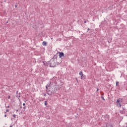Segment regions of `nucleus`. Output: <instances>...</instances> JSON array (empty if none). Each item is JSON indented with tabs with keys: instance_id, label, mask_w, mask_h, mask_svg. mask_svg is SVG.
<instances>
[{
	"instance_id": "11",
	"label": "nucleus",
	"mask_w": 127,
	"mask_h": 127,
	"mask_svg": "<svg viewBox=\"0 0 127 127\" xmlns=\"http://www.w3.org/2000/svg\"><path fill=\"white\" fill-rule=\"evenodd\" d=\"M5 117H6V115H5V116H4Z\"/></svg>"
},
{
	"instance_id": "6",
	"label": "nucleus",
	"mask_w": 127,
	"mask_h": 127,
	"mask_svg": "<svg viewBox=\"0 0 127 127\" xmlns=\"http://www.w3.org/2000/svg\"><path fill=\"white\" fill-rule=\"evenodd\" d=\"M118 84H119V82H116V85L118 86Z\"/></svg>"
},
{
	"instance_id": "7",
	"label": "nucleus",
	"mask_w": 127,
	"mask_h": 127,
	"mask_svg": "<svg viewBox=\"0 0 127 127\" xmlns=\"http://www.w3.org/2000/svg\"><path fill=\"white\" fill-rule=\"evenodd\" d=\"M23 106H25V103H23Z\"/></svg>"
},
{
	"instance_id": "5",
	"label": "nucleus",
	"mask_w": 127,
	"mask_h": 127,
	"mask_svg": "<svg viewBox=\"0 0 127 127\" xmlns=\"http://www.w3.org/2000/svg\"><path fill=\"white\" fill-rule=\"evenodd\" d=\"M79 75L81 76H82L83 74V72H79Z\"/></svg>"
},
{
	"instance_id": "12",
	"label": "nucleus",
	"mask_w": 127,
	"mask_h": 127,
	"mask_svg": "<svg viewBox=\"0 0 127 127\" xmlns=\"http://www.w3.org/2000/svg\"><path fill=\"white\" fill-rule=\"evenodd\" d=\"M45 105L46 106V103H45Z\"/></svg>"
},
{
	"instance_id": "8",
	"label": "nucleus",
	"mask_w": 127,
	"mask_h": 127,
	"mask_svg": "<svg viewBox=\"0 0 127 127\" xmlns=\"http://www.w3.org/2000/svg\"><path fill=\"white\" fill-rule=\"evenodd\" d=\"M13 117L14 118H15V115H14L13 116Z\"/></svg>"
},
{
	"instance_id": "10",
	"label": "nucleus",
	"mask_w": 127,
	"mask_h": 127,
	"mask_svg": "<svg viewBox=\"0 0 127 127\" xmlns=\"http://www.w3.org/2000/svg\"><path fill=\"white\" fill-rule=\"evenodd\" d=\"M97 91H99V89H97Z\"/></svg>"
},
{
	"instance_id": "9",
	"label": "nucleus",
	"mask_w": 127,
	"mask_h": 127,
	"mask_svg": "<svg viewBox=\"0 0 127 127\" xmlns=\"http://www.w3.org/2000/svg\"><path fill=\"white\" fill-rule=\"evenodd\" d=\"M10 98V96H9V97H8V99H9Z\"/></svg>"
},
{
	"instance_id": "4",
	"label": "nucleus",
	"mask_w": 127,
	"mask_h": 127,
	"mask_svg": "<svg viewBox=\"0 0 127 127\" xmlns=\"http://www.w3.org/2000/svg\"><path fill=\"white\" fill-rule=\"evenodd\" d=\"M47 44V43L46 42H45V41H44V42H43V43H42V45H43L44 46H46Z\"/></svg>"
},
{
	"instance_id": "1",
	"label": "nucleus",
	"mask_w": 127,
	"mask_h": 127,
	"mask_svg": "<svg viewBox=\"0 0 127 127\" xmlns=\"http://www.w3.org/2000/svg\"><path fill=\"white\" fill-rule=\"evenodd\" d=\"M121 102H122V100L118 99L117 100V107H122V105H121Z\"/></svg>"
},
{
	"instance_id": "2",
	"label": "nucleus",
	"mask_w": 127,
	"mask_h": 127,
	"mask_svg": "<svg viewBox=\"0 0 127 127\" xmlns=\"http://www.w3.org/2000/svg\"><path fill=\"white\" fill-rule=\"evenodd\" d=\"M60 58H62V57H63L64 56V53H59V55Z\"/></svg>"
},
{
	"instance_id": "3",
	"label": "nucleus",
	"mask_w": 127,
	"mask_h": 127,
	"mask_svg": "<svg viewBox=\"0 0 127 127\" xmlns=\"http://www.w3.org/2000/svg\"><path fill=\"white\" fill-rule=\"evenodd\" d=\"M81 79L82 80H85L86 79V76L83 75L82 76H81Z\"/></svg>"
}]
</instances>
